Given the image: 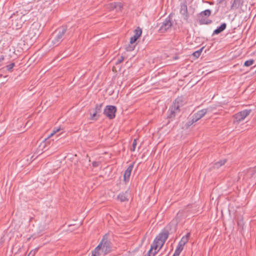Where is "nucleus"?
<instances>
[{"mask_svg": "<svg viewBox=\"0 0 256 256\" xmlns=\"http://www.w3.org/2000/svg\"><path fill=\"white\" fill-rule=\"evenodd\" d=\"M98 244H101L100 250L102 253L106 254L111 251V246L110 242L108 240V236L105 234L102 241Z\"/></svg>", "mask_w": 256, "mask_h": 256, "instance_id": "obj_4", "label": "nucleus"}, {"mask_svg": "<svg viewBox=\"0 0 256 256\" xmlns=\"http://www.w3.org/2000/svg\"><path fill=\"white\" fill-rule=\"evenodd\" d=\"M134 36L130 39V44L126 48L127 51H132L135 48L134 42L138 38L141 36L142 33V29L140 27H138L134 31Z\"/></svg>", "mask_w": 256, "mask_h": 256, "instance_id": "obj_3", "label": "nucleus"}, {"mask_svg": "<svg viewBox=\"0 0 256 256\" xmlns=\"http://www.w3.org/2000/svg\"><path fill=\"white\" fill-rule=\"evenodd\" d=\"M102 104H96V105L95 108L94 110V112H96V113H98V114H100L102 110Z\"/></svg>", "mask_w": 256, "mask_h": 256, "instance_id": "obj_19", "label": "nucleus"}, {"mask_svg": "<svg viewBox=\"0 0 256 256\" xmlns=\"http://www.w3.org/2000/svg\"><path fill=\"white\" fill-rule=\"evenodd\" d=\"M172 26V22L170 18H166L160 24L158 32L161 33H164L166 32L169 28Z\"/></svg>", "mask_w": 256, "mask_h": 256, "instance_id": "obj_7", "label": "nucleus"}, {"mask_svg": "<svg viewBox=\"0 0 256 256\" xmlns=\"http://www.w3.org/2000/svg\"><path fill=\"white\" fill-rule=\"evenodd\" d=\"M100 246L101 244H98V246L94 248V250L92 251L93 253L98 255V256H100L102 253V251L100 250Z\"/></svg>", "mask_w": 256, "mask_h": 256, "instance_id": "obj_18", "label": "nucleus"}, {"mask_svg": "<svg viewBox=\"0 0 256 256\" xmlns=\"http://www.w3.org/2000/svg\"><path fill=\"white\" fill-rule=\"evenodd\" d=\"M256 172V166L254 168V173L253 174H254V173Z\"/></svg>", "mask_w": 256, "mask_h": 256, "instance_id": "obj_33", "label": "nucleus"}, {"mask_svg": "<svg viewBox=\"0 0 256 256\" xmlns=\"http://www.w3.org/2000/svg\"><path fill=\"white\" fill-rule=\"evenodd\" d=\"M134 164H130L127 169L125 170L124 175V181H126L129 180L130 176L132 171L133 169Z\"/></svg>", "mask_w": 256, "mask_h": 256, "instance_id": "obj_12", "label": "nucleus"}, {"mask_svg": "<svg viewBox=\"0 0 256 256\" xmlns=\"http://www.w3.org/2000/svg\"><path fill=\"white\" fill-rule=\"evenodd\" d=\"M124 59V56H121L120 58L117 59L116 62V64L118 65L121 63Z\"/></svg>", "mask_w": 256, "mask_h": 256, "instance_id": "obj_25", "label": "nucleus"}, {"mask_svg": "<svg viewBox=\"0 0 256 256\" xmlns=\"http://www.w3.org/2000/svg\"><path fill=\"white\" fill-rule=\"evenodd\" d=\"M100 116V114L96 113V112H94L92 114H91V117L90 118L92 120H96Z\"/></svg>", "mask_w": 256, "mask_h": 256, "instance_id": "obj_23", "label": "nucleus"}, {"mask_svg": "<svg viewBox=\"0 0 256 256\" xmlns=\"http://www.w3.org/2000/svg\"><path fill=\"white\" fill-rule=\"evenodd\" d=\"M180 252H181L179 250V249L176 248L174 253V254L172 256H179Z\"/></svg>", "mask_w": 256, "mask_h": 256, "instance_id": "obj_29", "label": "nucleus"}, {"mask_svg": "<svg viewBox=\"0 0 256 256\" xmlns=\"http://www.w3.org/2000/svg\"><path fill=\"white\" fill-rule=\"evenodd\" d=\"M92 166H93L94 167H96V166H98V162H92Z\"/></svg>", "mask_w": 256, "mask_h": 256, "instance_id": "obj_30", "label": "nucleus"}, {"mask_svg": "<svg viewBox=\"0 0 256 256\" xmlns=\"http://www.w3.org/2000/svg\"><path fill=\"white\" fill-rule=\"evenodd\" d=\"M38 248H35L34 250H32L30 253L28 254V256H34L36 253V252L38 251Z\"/></svg>", "mask_w": 256, "mask_h": 256, "instance_id": "obj_28", "label": "nucleus"}, {"mask_svg": "<svg viewBox=\"0 0 256 256\" xmlns=\"http://www.w3.org/2000/svg\"><path fill=\"white\" fill-rule=\"evenodd\" d=\"M136 146V139H134L133 140L132 148H130V150L132 152H134L135 150Z\"/></svg>", "mask_w": 256, "mask_h": 256, "instance_id": "obj_26", "label": "nucleus"}, {"mask_svg": "<svg viewBox=\"0 0 256 256\" xmlns=\"http://www.w3.org/2000/svg\"><path fill=\"white\" fill-rule=\"evenodd\" d=\"M254 62V60H246L244 63V66H249L253 64Z\"/></svg>", "mask_w": 256, "mask_h": 256, "instance_id": "obj_22", "label": "nucleus"}, {"mask_svg": "<svg viewBox=\"0 0 256 256\" xmlns=\"http://www.w3.org/2000/svg\"><path fill=\"white\" fill-rule=\"evenodd\" d=\"M204 48V47H202L201 48L199 49L198 50L193 52L192 55L196 57V58H198L200 56Z\"/></svg>", "mask_w": 256, "mask_h": 256, "instance_id": "obj_21", "label": "nucleus"}, {"mask_svg": "<svg viewBox=\"0 0 256 256\" xmlns=\"http://www.w3.org/2000/svg\"><path fill=\"white\" fill-rule=\"evenodd\" d=\"M98 256V255H96V254H94L92 252V256Z\"/></svg>", "mask_w": 256, "mask_h": 256, "instance_id": "obj_34", "label": "nucleus"}, {"mask_svg": "<svg viewBox=\"0 0 256 256\" xmlns=\"http://www.w3.org/2000/svg\"><path fill=\"white\" fill-rule=\"evenodd\" d=\"M251 110H245L236 114V119L237 122L243 120L251 112Z\"/></svg>", "mask_w": 256, "mask_h": 256, "instance_id": "obj_9", "label": "nucleus"}, {"mask_svg": "<svg viewBox=\"0 0 256 256\" xmlns=\"http://www.w3.org/2000/svg\"><path fill=\"white\" fill-rule=\"evenodd\" d=\"M243 3L244 0H234L231 6V9H238L243 4Z\"/></svg>", "mask_w": 256, "mask_h": 256, "instance_id": "obj_14", "label": "nucleus"}, {"mask_svg": "<svg viewBox=\"0 0 256 256\" xmlns=\"http://www.w3.org/2000/svg\"><path fill=\"white\" fill-rule=\"evenodd\" d=\"M226 159L220 160L219 162H216L214 164V168H218L220 166H223L226 162Z\"/></svg>", "mask_w": 256, "mask_h": 256, "instance_id": "obj_17", "label": "nucleus"}, {"mask_svg": "<svg viewBox=\"0 0 256 256\" xmlns=\"http://www.w3.org/2000/svg\"><path fill=\"white\" fill-rule=\"evenodd\" d=\"M180 13L182 16L183 19L188 22L189 14L188 12L187 5L185 2L182 3L180 4Z\"/></svg>", "mask_w": 256, "mask_h": 256, "instance_id": "obj_8", "label": "nucleus"}, {"mask_svg": "<svg viewBox=\"0 0 256 256\" xmlns=\"http://www.w3.org/2000/svg\"><path fill=\"white\" fill-rule=\"evenodd\" d=\"M184 105V101L182 97L177 98L174 101L172 106L168 110L169 114L168 115V118H174L176 115L180 112V108Z\"/></svg>", "mask_w": 256, "mask_h": 256, "instance_id": "obj_2", "label": "nucleus"}, {"mask_svg": "<svg viewBox=\"0 0 256 256\" xmlns=\"http://www.w3.org/2000/svg\"><path fill=\"white\" fill-rule=\"evenodd\" d=\"M14 66H15L14 63H11L10 64H8L6 66V70L8 71L12 72V70Z\"/></svg>", "mask_w": 256, "mask_h": 256, "instance_id": "obj_24", "label": "nucleus"}, {"mask_svg": "<svg viewBox=\"0 0 256 256\" xmlns=\"http://www.w3.org/2000/svg\"><path fill=\"white\" fill-rule=\"evenodd\" d=\"M33 29L32 28H30V32L31 30H32Z\"/></svg>", "mask_w": 256, "mask_h": 256, "instance_id": "obj_35", "label": "nucleus"}, {"mask_svg": "<svg viewBox=\"0 0 256 256\" xmlns=\"http://www.w3.org/2000/svg\"><path fill=\"white\" fill-rule=\"evenodd\" d=\"M116 108L114 106H106L104 109V114L109 119H114L116 116Z\"/></svg>", "mask_w": 256, "mask_h": 256, "instance_id": "obj_5", "label": "nucleus"}, {"mask_svg": "<svg viewBox=\"0 0 256 256\" xmlns=\"http://www.w3.org/2000/svg\"><path fill=\"white\" fill-rule=\"evenodd\" d=\"M212 22V20H210L206 19L204 18H202L198 20V23L200 24H209Z\"/></svg>", "mask_w": 256, "mask_h": 256, "instance_id": "obj_16", "label": "nucleus"}, {"mask_svg": "<svg viewBox=\"0 0 256 256\" xmlns=\"http://www.w3.org/2000/svg\"><path fill=\"white\" fill-rule=\"evenodd\" d=\"M226 28V24L222 23L220 26L218 27L214 32L212 35L218 34L223 32Z\"/></svg>", "mask_w": 256, "mask_h": 256, "instance_id": "obj_13", "label": "nucleus"}, {"mask_svg": "<svg viewBox=\"0 0 256 256\" xmlns=\"http://www.w3.org/2000/svg\"><path fill=\"white\" fill-rule=\"evenodd\" d=\"M128 192L126 191L124 192L120 193L118 196V198L122 202L128 201Z\"/></svg>", "mask_w": 256, "mask_h": 256, "instance_id": "obj_15", "label": "nucleus"}, {"mask_svg": "<svg viewBox=\"0 0 256 256\" xmlns=\"http://www.w3.org/2000/svg\"><path fill=\"white\" fill-rule=\"evenodd\" d=\"M207 112V109H202L194 114L192 117L191 120L188 122V126H190L200 119L206 114Z\"/></svg>", "mask_w": 256, "mask_h": 256, "instance_id": "obj_6", "label": "nucleus"}, {"mask_svg": "<svg viewBox=\"0 0 256 256\" xmlns=\"http://www.w3.org/2000/svg\"><path fill=\"white\" fill-rule=\"evenodd\" d=\"M190 236V233H188L186 236H184L180 242H179L176 249H179V250L182 252L183 250L184 246L187 243L188 240V238Z\"/></svg>", "mask_w": 256, "mask_h": 256, "instance_id": "obj_10", "label": "nucleus"}, {"mask_svg": "<svg viewBox=\"0 0 256 256\" xmlns=\"http://www.w3.org/2000/svg\"><path fill=\"white\" fill-rule=\"evenodd\" d=\"M211 12H212L211 10L208 9V10H205L202 12L200 13V15L202 16H209L211 14Z\"/></svg>", "mask_w": 256, "mask_h": 256, "instance_id": "obj_20", "label": "nucleus"}, {"mask_svg": "<svg viewBox=\"0 0 256 256\" xmlns=\"http://www.w3.org/2000/svg\"><path fill=\"white\" fill-rule=\"evenodd\" d=\"M60 130V128H54L52 132L48 136V138L52 137V136L55 134L57 132Z\"/></svg>", "mask_w": 256, "mask_h": 256, "instance_id": "obj_27", "label": "nucleus"}, {"mask_svg": "<svg viewBox=\"0 0 256 256\" xmlns=\"http://www.w3.org/2000/svg\"><path fill=\"white\" fill-rule=\"evenodd\" d=\"M225 0H217L218 2L219 3V4H220L222 2L224 1Z\"/></svg>", "mask_w": 256, "mask_h": 256, "instance_id": "obj_32", "label": "nucleus"}, {"mask_svg": "<svg viewBox=\"0 0 256 256\" xmlns=\"http://www.w3.org/2000/svg\"><path fill=\"white\" fill-rule=\"evenodd\" d=\"M66 31V26L58 28L52 34L48 43H50L54 47L58 46L64 40Z\"/></svg>", "mask_w": 256, "mask_h": 256, "instance_id": "obj_1", "label": "nucleus"}, {"mask_svg": "<svg viewBox=\"0 0 256 256\" xmlns=\"http://www.w3.org/2000/svg\"><path fill=\"white\" fill-rule=\"evenodd\" d=\"M122 5L120 2H111L108 4V8L110 10H116V12L121 10Z\"/></svg>", "mask_w": 256, "mask_h": 256, "instance_id": "obj_11", "label": "nucleus"}, {"mask_svg": "<svg viewBox=\"0 0 256 256\" xmlns=\"http://www.w3.org/2000/svg\"><path fill=\"white\" fill-rule=\"evenodd\" d=\"M4 56H2H2H0V62L1 61H2V60H4Z\"/></svg>", "mask_w": 256, "mask_h": 256, "instance_id": "obj_31", "label": "nucleus"}]
</instances>
